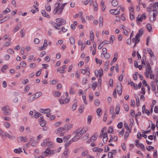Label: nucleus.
<instances>
[{
	"instance_id": "nucleus-37",
	"label": "nucleus",
	"mask_w": 158,
	"mask_h": 158,
	"mask_svg": "<svg viewBox=\"0 0 158 158\" xmlns=\"http://www.w3.org/2000/svg\"><path fill=\"white\" fill-rule=\"evenodd\" d=\"M143 20L141 19V17H140V15H138L137 19H136V22L137 23H138V22H142Z\"/></svg>"
},
{
	"instance_id": "nucleus-39",
	"label": "nucleus",
	"mask_w": 158,
	"mask_h": 158,
	"mask_svg": "<svg viewBox=\"0 0 158 158\" xmlns=\"http://www.w3.org/2000/svg\"><path fill=\"white\" fill-rule=\"evenodd\" d=\"M104 56V57L106 59H109L110 57V55L109 53H105L103 54Z\"/></svg>"
},
{
	"instance_id": "nucleus-27",
	"label": "nucleus",
	"mask_w": 158,
	"mask_h": 158,
	"mask_svg": "<svg viewBox=\"0 0 158 158\" xmlns=\"http://www.w3.org/2000/svg\"><path fill=\"white\" fill-rule=\"evenodd\" d=\"M90 38L91 40L94 41V35L93 32L92 31H91L90 33Z\"/></svg>"
},
{
	"instance_id": "nucleus-33",
	"label": "nucleus",
	"mask_w": 158,
	"mask_h": 158,
	"mask_svg": "<svg viewBox=\"0 0 158 158\" xmlns=\"http://www.w3.org/2000/svg\"><path fill=\"white\" fill-rule=\"evenodd\" d=\"M118 2L116 0H113L112 1V5L114 6H117Z\"/></svg>"
},
{
	"instance_id": "nucleus-31",
	"label": "nucleus",
	"mask_w": 158,
	"mask_h": 158,
	"mask_svg": "<svg viewBox=\"0 0 158 158\" xmlns=\"http://www.w3.org/2000/svg\"><path fill=\"white\" fill-rule=\"evenodd\" d=\"M70 43L72 44H75V41L74 38L73 37H70L69 39Z\"/></svg>"
},
{
	"instance_id": "nucleus-46",
	"label": "nucleus",
	"mask_w": 158,
	"mask_h": 158,
	"mask_svg": "<svg viewBox=\"0 0 158 158\" xmlns=\"http://www.w3.org/2000/svg\"><path fill=\"white\" fill-rule=\"evenodd\" d=\"M7 52L10 54H14L15 53L14 51L11 49H9L7 50Z\"/></svg>"
},
{
	"instance_id": "nucleus-41",
	"label": "nucleus",
	"mask_w": 158,
	"mask_h": 158,
	"mask_svg": "<svg viewBox=\"0 0 158 158\" xmlns=\"http://www.w3.org/2000/svg\"><path fill=\"white\" fill-rule=\"evenodd\" d=\"M40 123L41 126L44 127L46 124V121L45 120H44L43 121H40Z\"/></svg>"
},
{
	"instance_id": "nucleus-58",
	"label": "nucleus",
	"mask_w": 158,
	"mask_h": 158,
	"mask_svg": "<svg viewBox=\"0 0 158 158\" xmlns=\"http://www.w3.org/2000/svg\"><path fill=\"white\" fill-rule=\"evenodd\" d=\"M136 98V104L137 106H139V97L137 96V97H135Z\"/></svg>"
},
{
	"instance_id": "nucleus-10",
	"label": "nucleus",
	"mask_w": 158,
	"mask_h": 158,
	"mask_svg": "<svg viewBox=\"0 0 158 158\" xmlns=\"http://www.w3.org/2000/svg\"><path fill=\"white\" fill-rule=\"evenodd\" d=\"M140 41L139 39V38H136L135 37V38H133L132 40V42L135 43L134 45L133 46V48H135L137 44H138Z\"/></svg>"
},
{
	"instance_id": "nucleus-52",
	"label": "nucleus",
	"mask_w": 158,
	"mask_h": 158,
	"mask_svg": "<svg viewBox=\"0 0 158 158\" xmlns=\"http://www.w3.org/2000/svg\"><path fill=\"white\" fill-rule=\"evenodd\" d=\"M146 149L148 151H150L151 150H153L154 149V147L151 146H147Z\"/></svg>"
},
{
	"instance_id": "nucleus-26",
	"label": "nucleus",
	"mask_w": 158,
	"mask_h": 158,
	"mask_svg": "<svg viewBox=\"0 0 158 158\" xmlns=\"http://www.w3.org/2000/svg\"><path fill=\"white\" fill-rule=\"evenodd\" d=\"M14 152H15L18 153H20L22 152L21 148H19L18 149H15L14 150Z\"/></svg>"
},
{
	"instance_id": "nucleus-11",
	"label": "nucleus",
	"mask_w": 158,
	"mask_h": 158,
	"mask_svg": "<svg viewBox=\"0 0 158 158\" xmlns=\"http://www.w3.org/2000/svg\"><path fill=\"white\" fill-rule=\"evenodd\" d=\"M143 33V29L142 28H140L138 33L135 35V37L136 38H139V39L140 36V34L142 35Z\"/></svg>"
},
{
	"instance_id": "nucleus-4",
	"label": "nucleus",
	"mask_w": 158,
	"mask_h": 158,
	"mask_svg": "<svg viewBox=\"0 0 158 158\" xmlns=\"http://www.w3.org/2000/svg\"><path fill=\"white\" fill-rule=\"evenodd\" d=\"M57 23L60 25H64L66 24V20L65 19L61 18H58L56 19Z\"/></svg>"
},
{
	"instance_id": "nucleus-7",
	"label": "nucleus",
	"mask_w": 158,
	"mask_h": 158,
	"mask_svg": "<svg viewBox=\"0 0 158 158\" xmlns=\"http://www.w3.org/2000/svg\"><path fill=\"white\" fill-rule=\"evenodd\" d=\"M73 126L72 124H66L63 127L64 131H65L66 132H67Z\"/></svg>"
},
{
	"instance_id": "nucleus-64",
	"label": "nucleus",
	"mask_w": 158,
	"mask_h": 158,
	"mask_svg": "<svg viewBox=\"0 0 158 158\" xmlns=\"http://www.w3.org/2000/svg\"><path fill=\"white\" fill-rule=\"evenodd\" d=\"M96 62L97 64H101L102 63V61L100 60H98L97 58H96L95 59Z\"/></svg>"
},
{
	"instance_id": "nucleus-13",
	"label": "nucleus",
	"mask_w": 158,
	"mask_h": 158,
	"mask_svg": "<svg viewBox=\"0 0 158 158\" xmlns=\"http://www.w3.org/2000/svg\"><path fill=\"white\" fill-rule=\"evenodd\" d=\"M146 72L148 73V74H152V73L151 66L148 65V66H147L146 69Z\"/></svg>"
},
{
	"instance_id": "nucleus-61",
	"label": "nucleus",
	"mask_w": 158,
	"mask_h": 158,
	"mask_svg": "<svg viewBox=\"0 0 158 158\" xmlns=\"http://www.w3.org/2000/svg\"><path fill=\"white\" fill-rule=\"evenodd\" d=\"M20 65L23 67H25L26 66V64L23 61L20 63Z\"/></svg>"
},
{
	"instance_id": "nucleus-3",
	"label": "nucleus",
	"mask_w": 158,
	"mask_h": 158,
	"mask_svg": "<svg viewBox=\"0 0 158 158\" xmlns=\"http://www.w3.org/2000/svg\"><path fill=\"white\" fill-rule=\"evenodd\" d=\"M150 14H152V16H153V19L152 20H151V17H150L149 18V19L150 21H154L156 20V16L158 14L157 10H152L150 11Z\"/></svg>"
},
{
	"instance_id": "nucleus-51",
	"label": "nucleus",
	"mask_w": 158,
	"mask_h": 158,
	"mask_svg": "<svg viewBox=\"0 0 158 158\" xmlns=\"http://www.w3.org/2000/svg\"><path fill=\"white\" fill-rule=\"evenodd\" d=\"M70 136H65L63 137V140L64 142H67L69 139Z\"/></svg>"
},
{
	"instance_id": "nucleus-38",
	"label": "nucleus",
	"mask_w": 158,
	"mask_h": 158,
	"mask_svg": "<svg viewBox=\"0 0 158 158\" xmlns=\"http://www.w3.org/2000/svg\"><path fill=\"white\" fill-rule=\"evenodd\" d=\"M46 10L48 11H50L51 10V7L48 4L46 5L45 6Z\"/></svg>"
},
{
	"instance_id": "nucleus-15",
	"label": "nucleus",
	"mask_w": 158,
	"mask_h": 158,
	"mask_svg": "<svg viewBox=\"0 0 158 158\" xmlns=\"http://www.w3.org/2000/svg\"><path fill=\"white\" fill-rule=\"evenodd\" d=\"M74 104L72 106V108L73 109V111L75 110L76 109V108L77 106V100L76 99H75L74 100Z\"/></svg>"
},
{
	"instance_id": "nucleus-2",
	"label": "nucleus",
	"mask_w": 158,
	"mask_h": 158,
	"mask_svg": "<svg viewBox=\"0 0 158 158\" xmlns=\"http://www.w3.org/2000/svg\"><path fill=\"white\" fill-rule=\"evenodd\" d=\"M2 110L4 111L5 115H9L10 114V107L8 106H5L2 108Z\"/></svg>"
},
{
	"instance_id": "nucleus-19",
	"label": "nucleus",
	"mask_w": 158,
	"mask_h": 158,
	"mask_svg": "<svg viewBox=\"0 0 158 158\" xmlns=\"http://www.w3.org/2000/svg\"><path fill=\"white\" fill-rule=\"evenodd\" d=\"M72 143V141L71 140H69L65 143L64 145L65 150H66V149H68L67 148H68L69 146V145Z\"/></svg>"
},
{
	"instance_id": "nucleus-54",
	"label": "nucleus",
	"mask_w": 158,
	"mask_h": 158,
	"mask_svg": "<svg viewBox=\"0 0 158 158\" xmlns=\"http://www.w3.org/2000/svg\"><path fill=\"white\" fill-rule=\"evenodd\" d=\"M91 117L89 115L88 116L87 118V123L88 124H89L91 123Z\"/></svg>"
},
{
	"instance_id": "nucleus-43",
	"label": "nucleus",
	"mask_w": 158,
	"mask_h": 158,
	"mask_svg": "<svg viewBox=\"0 0 158 158\" xmlns=\"http://www.w3.org/2000/svg\"><path fill=\"white\" fill-rule=\"evenodd\" d=\"M84 108V106L83 105H81L80 108L79 109V112L80 113H82L83 112V111Z\"/></svg>"
},
{
	"instance_id": "nucleus-40",
	"label": "nucleus",
	"mask_w": 158,
	"mask_h": 158,
	"mask_svg": "<svg viewBox=\"0 0 158 158\" xmlns=\"http://www.w3.org/2000/svg\"><path fill=\"white\" fill-rule=\"evenodd\" d=\"M122 8V6L121 5L118 6L117 8L115 9V11H117V13H118V15L120 13V11L121 9Z\"/></svg>"
},
{
	"instance_id": "nucleus-29",
	"label": "nucleus",
	"mask_w": 158,
	"mask_h": 158,
	"mask_svg": "<svg viewBox=\"0 0 158 158\" xmlns=\"http://www.w3.org/2000/svg\"><path fill=\"white\" fill-rule=\"evenodd\" d=\"M53 95L56 97H59L60 95V93L58 91H56L53 93Z\"/></svg>"
},
{
	"instance_id": "nucleus-42",
	"label": "nucleus",
	"mask_w": 158,
	"mask_h": 158,
	"mask_svg": "<svg viewBox=\"0 0 158 158\" xmlns=\"http://www.w3.org/2000/svg\"><path fill=\"white\" fill-rule=\"evenodd\" d=\"M11 11V10L10 9H9L8 8H6V9H5V10H4L3 11V13L4 14H7V13H8L9 12H10Z\"/></svg>"
},
{
	"instance_id": "nucleus-18",
	"label": "nucleus",
	"mask_w": 158,
	"mask_h": 158,
	"mask_svg": "<svg viewBox=\"0 0 158 158\" xmlns=\"http://www.w3.org/2000/svg\"><path fill=\"white\" fill-rule=\"evenodd\" d=\"M35 99V98L34 95L30 96L27 99V101L29 102H31Z\"/></svg>"
},
{
	"instance_id": "nucleus-49",
	"label": "nucleus",
	"mask_w": 158,
	"mask_h": 158,
	"mask_svg": "<svg viewBox=\"0 0 158 158\" xmlns=\"http://www.w3.org/2000/svg\"><path fill=\"white\" fill-rule=\"evenodd\" d=\"M120 85L119 86H117V91L122 90V86L121 83H120Z\"/></svg>"
},
{
	"instance_id": "nucleus-12",
	"label": "nucleus",
	"mask_w": 158,
	"mask_h": 158,
	"mask_svg": "<svg viewBox=\"0 0 158 158\" xmlns=\"http://www.w3.org/2000/svg\"><path fill=\"white\" fill-rule=\"evenodd\" d=\"M151 87L152 89L154 92H155L156 91V84L155 82H152L151 84Z\"/></svg>"
},
{
	"instance_id": "nucleus-25",
	"label": "nucleus",
	"mask_w": 158,
	"mask_h": 158,
	"mask_svg": "<svg viewBox=\"0 0 158 158\" xmlns=\"http://www.w3.org/2000/svg\"><path fill=\"white\" fill-rule=\"evenodd\" d=\"M146 28L147 29L149 32H151L152 30V27L150 24L148 23L146 26Z\"/></svg>"
},
{
	"instance_id": "nucleus-36",
	"label": "nucleus",
	"mask_w": 158,
	"mask_h": 158,
	"mask_svg": "<svg viewBox=\"0 0 158 158\" xmlns=\"http://www.w3.org/2000/svg\"><path fill=\"white\" fill-rule=\"evenodd\" d=\"M97 113L98 116H100L102 114V109L100 108H98L97 110Z\"/></svg>"
},
{
	"instance_id": "nucleus-28",
	"label": "nucleus",
	"mask_w": 158,
	"mask_h": 158,
	"mask_svg": "<svg viewBox=\"0 0 158 158\" xmlns=\"http://www.w3.org/2000/svg\"><path fill=\"white\" fill-rule=\"evenodd\" d=\"M79 131V136L81 137V136H82L86 132V131H84L83 129L81 130L80 129V130Z\"/></svg>"
},
{
	"instance_id": "nucleus-45",
	"label": "nucleus",
	"mask_w": 158,
	"mask_h": 158,
	"mask_svg": "<svg viewBox=\"0 0 158 158\" xmlns=\"http://www.w3.org/2000/svg\"><path fill=\"white\" fill-rule=\"evenodd\" d=\"M98 71L99 73V76L100 77H101L103 75L102 69H100Z\"/></svg>"
},
{
	"instance_id": "nucleus-48",
	"label": "nucleus",
	"mask_w": 158,
	"mask_h": 158,
	"mask_svg": "<svg viewBox=\"0 0 158 158\" xmlns=\"http://www.w3.org/2000/svg\"><path fill=\"white\" fill-rule=\"evenodd\" d=\"M150 128V125H149V126H148V127L147 128V129H149V130L147 131H145L144 130H143L142 131V133L143 134H147L148 133L150 132V130H151V129H149Z\"/></svg>"
},
{
	"instance_id": "nucleus-44",
	"label": "nucleus",
	"mask_w": 158,
	"mask_h": 158,
	"mask_svg": "<svg viewBox=\"0 0 158 158\" xmlns=\"http://www.w3.org/2000/svg\"><path fill=\"white\" fill-rule=\"evenodd\" d=\"M3 125L5 127L8 128L10 127V124L8 122H5L3 123Z\"/></svg>"
},
{
	"instance_id": "nucleus-1",
	"label": "nucleus",
	"mask_w": 158,
	"mask_h": 158,
	"mask_svg": "<svg viewBox=\"0 0 158 158\" xmlns=\"http://www.w3.org/2000/svg\"><path fill=\"white\" fill-rule=\"evenodd\" d=\"M60 4L58 3H56L55 4V6L56 8L53 12L54 15H55L57 13L58 14H60L62 13L63 10L61 7H60Z\"/></svg>"
},
{
	"instance_id": "nucleus-16",
	"label": "nucleus",
	"mask_w": 158,
	"mask_h": 158,
	"mask_svg": "<svg viewBox=\"0 0 158 158\" xmlns=\"http://www.w3.org/2000/svg\"><path fill=\"white\" fill-rule=\"evenodd\" d=\"M63 131H64L63 127H60L57 129L55 131V132L56 134H58Z\"/></svg>"
},
{
	"instance_id": "nucleus-5",
	"label": "nucleus",
	"mask_w": 158,
	"mask_h": 158,
	"mask_svg": "<svg viewBox=\"0 0 158 158\" xmlns=\"http://www.w3.org/2000/svg\"><path fill=\"white\" fill-rule=\"evenodd\" d=\"M69 153V149L65 150L64 152L61 155V158H67Z\"/></svg>"
},
{
	"instance_id": "nucleus-30",
	"label": "nucleus",
	"mask_w": 158,
	"mask_h": 158,
	"mask_svg": "<svg viewBox=\"0 0 158 158\" xmlns=\"http://www.w3.org/2000/svg\"><path fill=\"white\" fill-rule=\"evenodd\" d=\"M120 105L119 104H118L117 105L116 108L115 109L116 113L117 114H118L120 110Z\"/></svg>"
},
{
	"instance_id": "nucleus-21",
	"label": "nucleus",
	"mask_w": 158,
	"mask_h": 158,
	"mask_svg": "<svg viewBox=\"0 0 158 158\" xmlns=\"http://www.w3.org/2000/svg\"><path fill=\"white\" fill-rule=\"evenodd\" d=\"M98 136V133H95L94 135H93L91 139L92 141H94L97 139V137Z\"/></svg>"
},
{
	"instance_id": "nucleus-24",
	"label": "nucleus",
	"mask_w": 158,
	"mask_h": 158,
	"mask_svg": "<svg viewBox=\"0 0 158 158\" xmlns=\"http://www.w3.org/2000/svg\"><path fill=\"white\" fill-rule=\"evenodd\" d=\"M130 81L131 82L130 84L131 85L134 87L135 89H137V85L135 83H134L132 81H131V80H130Z\"/></svg>"
},
{
	"instance_id": "nucleus-20",
	"label": "nucleus",
	"mask_w": 158,
	"mask_h": 158,
	"mask_svg": "<svg viewBox=\"0 0 158 158\" xmlns=\"http://www.w3.org/2000/svg\"><path fill=\"white\" fill-rule=\"evenodd\" d=\"M41 13L44 16L48 18H50V16L47 14L45 10H42Z\"/></svg>"
},
{
	"instance_id": "nucleus-35",
	"label": "nucleus",
	"mask_w": 158,
	"mask_h": 158,
	"mask_svg": "<svg viewBox=\"0 0 158 158\" xmlns=\"http://www.w3.org/2000/svg\"><path fill=\"white\" fill-rule=\"evenodd\" d=\"M49 154V152L47 151H46L44 152H43L42 153V155L43 156L46 157Z\"/></svg>"
},
{
	"instance_id": "nucleus-9",
	"label": "nucleus",
	"mask_w": 158,
	"mask_h": 158,
	"mask_svg": "<svg viewBox=\"0 0 158 158\" xmlns=\"http://www.w3.org/2000/svg\"><path fill=\"white\" fill-rule=\"evenodd\" d=\"M5 136L10 139H13L15 138V136L14 135H11L7 132H5L4 136Z\"/></svg>"
},
{
	"instance_id": "nucleus-60",
	"label": "nucleus",
	"mask_w": 158,
	"mask_h": 158,
	"mask_svg": "<svg viewBox=\"0 0 158 158\" xmlns=\"http://www.w3.org/2000/svg\"><path fill=\"white\" fill-rule=\"evenodd\" d=\"M48 41L47 40L45 39L44 40V43L43 44V47H46L48 46L47 44Z\"/></svg>"
},
{
	"instance_id": "nucleus-6",
	"label": "nucleus",
	"mask_w": 158,
	"mask_h": 158,
	"mask_svg": "<svg viewBox=\"0 0 158 158\" xmlns=\"http://www.w3.org/2000/svg\"><path fill=\"white\" fill-rule=\"evenodd\" d=\"M17 140L19 142H25L27 141V139L26 137L20 136L18 137Z\"/></svg>"
},
{
	"instance_id": "nucleus-63",
	"label": "nucleus",
	"mask_w": 158,
	"mask_h": 158,
	"mask_svg": "<svg viewBox=\"0 0 158 158\" xmlns=\"http://www.w3.org/2000/svg\"><path fill=\"white\" fill-rule=\"evenodd\" d=\"M88 152L86 151H84L81 153V156H85L86 155H87Z\"/></svg>"
},
{
	"instance_id": "nucleus-59",
	"label": "nucleus",
	"mask_w": 158,
	"mask_h": 158,
	"mask_svg": "<svg viewBox=\"0 0 158 158\" xmlns=\"http://www.w3.org/2000/svg\"><path fill=\"white\" fill-rule=\"evenodd\" d=\"M7 66L6 65H3L2 67V68L1 69V71L4 72V69H7Z\"/></svg>"
},
{
	"instance_id": "nucleus-62",
	"label": "nucleus",
	"mask_w": 158,
	"mask_h": 158,
	"mask_svg": "<svg viewBox=\"0 0 158 158\" xmlns=\"http://www.w3.org/2000/svg\"><path fill=\"white\" fill-rule=\"evenodd\" d=\"M56 141L58 143H60L63 142V139L60 138H56Z\"/></svg>"
},
{
	"instance_id": "nucleus-34",
	"label": "nucleus",
	"mask_w": 158,
	"mask_h": 158,
	"mask_svg": "<svg viewBox=\"0 0 158 158\" xmlns=\"http://www.w3.org/2000/svg\"><path fill=\"white\" fill-rule=\"evenodd\" d=\"M115 9H112L110 10V12L111 14H113L114 15H118V13H115Z\"/></svg>"
},
{
	"instance_id": "nucleus-55",
	"label": "nucleus",
	"mask_w": 158,
	"mask_h": 158,
	"mask_svg": "<svg viewBox=\"0 0 158 158\" xmlns=\"http://www.w3.org/2000/svg\"><path fill=\"white\" fill-rule=\"evenodd\" d=\"M41 115V114L39 113L35 112L34 114V117L36 118H38Z\"/></svg>"
},
{
	"instance_id": "nucleus-22",
	"label": "nucleus",
	"mask_w": 158,
	"mask_h": 158,
	"mask_svg": "<svg viewBox=\"0 0 158 158\" xmlns=\"http://www.w3.org/2000/svg\"><path fill=\"white\" fill-rule=\"evenodd\" d=\"M80 137L79 136H75L72 139L73 142H76L80 139Z\"/></svg>"
},
{
	"instance_id": "nucleus-57",
	"label": "nucleus",
	"mask_w": 158,
	"mask_h": 158,
	"mask_svg": "<svg viewBox=\"0 0 158 158\" xmlns=\"http://www.w3.org/2000/svg\"><path fill=\"white\" fill-rule=\"evenodd\" d=\"M139 147L142 150L144 151L145 150L144 146L142 143H140L139 144Z\"/></svg>"
},
{
	"instance_id": "nucleus-14",
	"label": "nucleus",
	"mask_w": 158,
	"mask_h": 158,
	"mask_svg": "<svg viewBox=\"0 0 158 158\" xmlns=\"http://www.w3.org/2000/svg\"><path fill=\"white\" fill-rule=\"evenodd\" d=\"M19 25L20 27L22 25L21 22H19L18 23V24L17 25V26L14 28V29L13 30V31L14 32H16L19 29L20 27H19Z\"/></svg>"
},
{
	"instance_id": "nucleus-32",
	"label": "nucleus",
	"mask_w": 158,
	"mask_h": 158,
	"mask_svg": "<svg viewBox=\"0 0 158 158\" xmlns=\"http://www.w3.org/2000/svg\"><path fill=\"white\" fill-rule=\"evenodd\" d=\"M46 150L48 151L49 154L50 155H53L55 154L54 150H51L49 148H47L46 149Z\"/></svg>"
},
{
	"instance_id": "nucleus-8",
	"label": "nucleus",
	"mask_w": 158,
	"mask_h": 158,
	"mask_svg": "<svg viewBox=\"0 0 158 158\" xmlns=\"http://www.w3.org/2000/svg\"><path fill=\"white\" fill-rule=\"evenodd\" d=\"M50 23L53 25V26L55 29L57 30H60L61 29V28H60V27L62 25L58 24L56 23H53L52 22H51V23Z\"/></svg>"
},
{
	"instance_id": "nucleus-50",
	"label": "nucleus",
	"mask_w": 158,
	"mask_h": 158,
	"mask_svg": "<svg viewBox=\"0 0 158 158\" xmlns=\"http://www.w3.org/2000/svg\"><path fill=\"white\" fill-rule=\"evenodd\" d=\"M92 87L94 90L97 86V83L96 82H93L92 85Z\"/></svg>"
},
{
	"instance_id": "nucleus-56",
	"label": "nucleus",
	"mask_w": 158,
	"mask_h": 158,
	"mask_svg": "<svg viewBox=\"0 0 158 158\" xmlns=\"http://www.w3.org/2000/svg\"><path fill=\"white\" fill-rule=\"evenodd\" d=\"M80 130V128L77 130H75L74 131V133L76 136H79V131Z\"/></svg>"
},
{
	"instance_id": "nucleus-47",
	"label": "nucleus",
	"mask_w": 158,
	"mask_h": 158,
	"mask_svg": "<svg viewBox=\"0 0 158 158\" xmlns=\"http://www.w3.org/2000/svg\"><path fill=\"white\" fill-rule=\"evenodd\" d=\"M95 104L97 106H98L100 105L99 100L98 99H96L94 101Z\"/></svg>"
},
{
	"instance_id": "nucleus-23",
	"label": "nucleus",
	"mask_w": 158,
	"mask_h": 158,
	"mask_svg": "<svg viewBox=\"0 0 158 158\" xmlns=\"http://www.w3.org/2000/svg\"><path fill=\"white\" fill-rule=\"evenodd\" d=\"M147 52L150 54L151 57H152L154 56L153 52L150 48H148L147 50Z\"/></svg>"
},
{
	"instance_id": "nucleus-53",
	"label": "nucleus",
	"mask_w": 158,
	"mask_h": 158,
	"mask_svg": "<svg viewBox=\"0 0 158 158\" xmlns=\"http://www.w3.org/2000/svg\"><path fill=\"white\" fill-rule=\"evenodd\" d=\"M114 40H115L114 36L113 35H111V36L110 39V42L113 43V41H114Z\"/></svg>"
},
{
	"instance_id": "nucleus-17",
	"label": "nucleus",
	"mask_w": 158,
	"mask_h": 158,
	"mask_svg": "<svg viewBox=\"0 0 158 158\" xmlns=\"http://www.w3.org/2000/svg\"><path fill=\"white\" fill-rule=\"evenodd\" d=\"M42 95V93L40 92H37L35 94H34V96H35V99H37L39 97H40Z\"/></svg>"
}]
</instances>
